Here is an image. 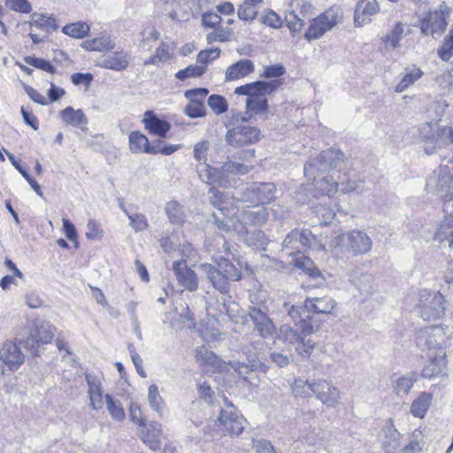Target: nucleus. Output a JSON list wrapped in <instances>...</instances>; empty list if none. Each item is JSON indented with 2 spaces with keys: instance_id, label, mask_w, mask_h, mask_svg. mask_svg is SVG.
Returning <instances> with one entry per match:
<instances>
[{
  "instance_id": "nucleus-1",
  "label": "nucleus",
  "mask_w": 453,
  "mask_h": 453,
  "mask_svg": "<svg viewBox=\"0 0 453 453\" xmlns=\"http://www.w3.org/2000/svg\"><path fill=\"white\" fill-rule=\"evenodd\" d=\"M345 165L344 155L340 150L330 149L311 158L304 165V175L323 195L331 196L337 191L340 176L336 180L335 172H340Z\"/></svg>"
},
{
  "instance_id": "nucleus-2",
  "label": "nucleus",
  "mask_w": 453,
  "mask_h": 453,
  "mask_svg": "<svg viewBox=\"0 0 453 453\" xmlns=\"http://www.w3.org/2000/svg\"><path fill=\"white\" fill-rule=\"evenodd\" d=\"M426 188L440 196L444 201V211L449 214L440 226L435 234V240L448 242L449 247H453V175L449 168L440 166L434 171L426 181Z\"/></svg>"
},
{
  "instance_id": "nucleus-3",
  "label": "nucleus",
  "mask_w": 453,
  "mask_h": 453,
  "mask_svg": "<svg viewBox=\"0 0 453 453\" xmlns=\"http://www.w3.org/2000/svg\"><path fill=\"white\" fill-rule=\"evenodd\" d=\"M210 192L213 195L211 203L217 209V211L212 213L213 222L219 231L222 234L234 231L248 246L265 250L269 242L265 233L262 230L249 232L242 224L235 225L234 219L226 216L225 212L227 211V207L224 206L225 194L214 188H210Z\"/></svg>"
},
{
  "instance_id": "nucleus-4",
  "label": "nucleus",
  "mask_w": 453,
  "mask_h": 453,
  "mask_svg": "<svg viewBox=\"0 0 453 453\" xmlns=\"http://www.w3.org/2000/svg\"><path fill=\"white\" fill-rule=\"evenodd\" d=\"M196 358L201 365L210 367L211 372H222L227 371L230 365L244 380H248V375L251 372L260 371L265 373L268 371V366L257 358L249 359L248 363L239 360L226 363L204 346L196 349Z\"/></svg>"
},
{
  "instance_id": "nucleus-5",
  "label": "nucleus",
  "mask_w": 453,
  "mask_h": 453,
  "mask_svg": "<svg viewBox=\"0 0 453 453\" xmlns=\"http://www.w3.org/2000/svg\"><path fill=\"white\" fill-rule=\"evenodd\" d=\"M226 127L228 130L225 140L229 146L240 148L255 144L260 140V129L252 126L249 119L242 116V113H233Z\"/></svg>"
},
{
  "instance_id": "nucleus-6",
  "label": "nucleus",
  "mask_w": 453,
  "mask_h": 453,
  "mask_svg": "<svg viewBox=\"0 0 453 453\" xmlns=\"http://www.w3.org/2000/svg\"><path fill=\"white\" fill-rule=\"evenodd\" d=\"M201 268L213 288L223 294L228 292L230 281H237L242 278L240 265L237 266L224 257L217 260V265L202 264Z\"/></svg>"
},
{
  "instance_id": "nucleus-7",
  "label": "nucleus",
  "mask_w": 453,
  "mask_h": 453,
  "mask_svg": "<svg viewBox=\"0 0 453 453\" xmlns=\"http://www.w3.org/2000/svg\"><path fill=\"white\" fill-rule=\"evenodd\" d=\"M415 311L424 320L431 321L440 319L445 312V299L440 293L421 290Z\"/></svg>"
},
{
  "instance_id": "nucleus-8",
  "label": "nucleus",
  "mask_w": 453,
  "mask_h": 453,
  "mask_svg": "<svg viewBox=\"0 0 453 453\" xmlns=\"http://www.w3.org/2000/svg\"><path fill=\"white\" fill-rule=\"evenodd\" d=\"M343 12L338 5H334L312 19L304 34L309 42L320 38L326 32L331 30L342 19Z\"/></svg>"
},
{
  "instance_id": "nucleus-9",
  "label": "nucleus",
  "mask_w": 453,
  "mask_h": 453,
  "mask_svg": "<svg viewBox=\"0 0 453 453\" xmlns=\"http://www.w3.org/2000/svg\"><path fill=\"white\" fill-rule=\"evenodd\" d=\"M424 142V150L427 155L435 152L437 149H441L453 143V133L451 127H440L426 124L421 130Z\"/></svg>"
},
{
  "instance_id": "nucleus-10",
  "label": "nucleus",
  "mask_w": 453,
  "mask_h": 453,
  "mask_svg": "<svg viewBox=\"0 0 453 453\" xmlns=\"http://www.w3.org/2000/svg\"><path fill=\"white\" fill-rule=\"evenodd\" d=\"M337 243L346 253L358 257L369 253L372 248V241L365 231L354 229L337 237Z\"/></svg>"
},
{
  "instance_id": "nucleus-11",
  "label": "nucleus",
  "mask_w": 453,
  "mask_h": 453,
  "mask_svg": "<svg viewBox=\"0 0 453 453\" xmlns=\"http://www.w3.org/2000/svg\"><path fill=\"white\" fill-rule=\"evenodd\" d=\"M448 327L440 326L421 328L418 331L416 342L422 350H444L449 339V334L446 332Z\"/></svg>"
},
{
  "instance_id": "nucleus-12",
  "label": "nucleus",
  "mask_w": 453,
  "mask_h": 453,
  "mask_svg": "<svg viewBox=\"0 0 453 453\" xmlns=\"http://www.w3.org/2000/svg\"><path fill=\"white\" fill-rule=\"evenodd\" d=\"M276 186L273 182H255L242 193L240 200L254 204H268L276 199Z\"/></svg>"
},
{
  "instance_id": "nucleus-13",
  "label": "nucleus",
  "mask_w": 453,
  "mask_h": 453,
  "mask_svg": "<svg viewBox=\"0 0 453 453\" xmlns=\"http://www.w3.org/2000/svg\"><path fill=\"white\" fill-rule=\"evenodd\" d=\"M224 407H221L217 418L218 426L223 431L234 435H240L244 429L245 419L235 411L233 403L224 397Z\"/></svg>"
},
{
  "instance_id": "nucleus-14",
  "label": "nucleus",
  "mask_w": 453,
  "mask_h": 453,
  "mask_svg": "<svg viewBox=\"0 0 453 453\" xmlns=\"http://www.w3.org/2000/svg\"><path fill=\"white\" fill-rule=\"evenodd\" d=\"M282 309L303 334H314L319 330L320 323L311 315H303L306 311L304 304L300 306L285 302Z\"/></svg>"
},
{
  "instance_id": "nucleus-15",
  "label": "nucleus",
  "mask_w": 453,
  "mask_h": 453,
  "mask_svg": "<svg viewBox=\"0 0 453 453\" xmlns=\"http://www.w3.org/2000/svg\"><path fill=\"white\" fill-rule=\"evenodd\" d=\"M267 312L268 309L263 303L258 306H250L248 311V317L253 324L254 330L264 339L273 336L275 332V326Z\"/></svg>"
},
{
  "instance_id": "nucleus-16",
  "label": "nucleus",
  "mask_w": 453,
  "mask_h": 453,
  "mask_svg": "<svg viewBox=\"0 0 453 453\" xmlns=\"http://www.w3.org/2000/svg\"><path fill=\"white\" fill-rule=\"evenodd\" d=\"M312 388L313 395L327 408H335L339 404L340 390L331 381L319 380Z\"/></svg>"
},
{
  "instance_id": "nucleus-17",
  "label": "nucleus",
  "mask_w": 453,
  "mask_h": 453,
  "mask_svg": "<svg viewBox=\"0 0 453 453\" xmlns=\"http://www.w3.org/2000/svg\"><path fill=\"white\" fill-rule=\"evenodd\" d=\"M172 268L178 283L181 287L190 292H194L198 288L197 275L188 266L185 260L174 261Z\"/></svg>"
},
{
  "instance_id": "nucleus-18",
  "label": "nucleus",
  "mask_w": 453,
  "mask_h": 453,
  "mask_svg": "<svg viewBox=\"0 0 453 453\" xmlns=\"http://www.w3.org/2000/svg\"><path fill=\"white\" fill-rule=\"evenodd\" d=\"M447 21L441 12H428L421 19L420 30L425 35L440 36L447 27Z\"/></svg>"
},
{
  "instance_id": "nucleus-19",
  "label": "nucleus",
  "mask_w": 453,
  "mask_h": 453,
  "mask_svg": "<svg viewBox=\"0 0 453 453\" xmlns=\"http://www.w3.org/2000/svg\"><path fill=\"white\" fill-rule=\"evenodd\" d=\"M278 84L277 81H257L235 88L234 94L248 96V97L265 96L272 93L278 87Z\"/></svg>"
},
{
  "instance_id": "nucleus-20",
  "label": "nucleus",
  "mask_w": 453,
  "mask_h": 453,
  "mask_svg": "<svg viewBox=\"0 0 453 453\" xmlns=\"http://www.w3.org/2000/svg\"><path fill=\"white\" fill-rule=\"evenodd\" d=\"M268 217V209L265 207L247 209L240 212L238 219H234V224H242L244 226H262L267 222Z\"/></svg>"
},
{
  "instance_id": "nucleus-21",
  "label": "nucleus",
  "mask_w": 453,
  "mask_h": 453,
  "mask_svg": "<svg viewBox=\"0 0 453 453\" xmlns=\"http://www.w3.org/2000/svg\"><path fill=\"white\" fill-rule=\"evenodd\" d=\"M252 169L253 166L250 165L226 160L222 166L219 168V176L223 179L221 187H226L231 184V176L244 175L249 173Z\"/></svg>"
},
{
  "instance_id": "nucleus-22",
  "label": "nucleus",
  "mask_w": 453,
  "mask_h": 453,
  "mask_svg": "<svg viewBox=\"0 0 453 453\" xmlns=\"http://www.w3.org/2000/svg\"><path fill=\"white\" fill-rule=\"evenodd\" d=\"M380 10L376 0H358L355 13L354 23L356 27H362L371 20V16L376 14Z\"/></svg>"
},
{
  "instance_id": "nucleus-23",
  "label": "nucleus",
  "mask_w": 453,
  "mask_h": 453,
  "mask_svg": "<svg viewBox=\"0 0 453 453\" xmlns=\"http://www.w3.org/2000/svg\"><path fill=\"white\" fill-rule=\"evenodd\" d=\"M335 306V300L328 296L321 297H307L304 300V308L308 312L317 314H332Z\"/></svg>"
},
{
  "instance_id": "nucleus-24",
  "label": "nucleus",
  "mask_w": 453,
  "mask_h": 453,
  "mask_svg": "<svg viewBox=\"0 0 453 453\" xmlns=\"http://www.w3.org/2000/svg\"><path fill=\"white\" fill-rule=\"evenodd\" d=\"M0 355L5 365L12 371L17 370L23 364L25 358L16 343L12 342L4 344Z\"/></svg>"
},
{
  "instance_id": "nucleus-25",
  "label": "nucleus",
  "mask_w": 453,
  "mask_h": 453,
  "mask_svg": "<svg viewBox=\"0 0 453 453\" xmlns=\"http://www.w3.org/2000/svg\"><path fill=\"white\" fill-rule=\"evenodd\" d=\"M142 121L145 129L150 134L157 135L160 138H165L171 128L170 123L159 119L150 111H147L144 113V119Z\"/></svg>"
},
{
  "instance_id": "nucleus-26",
  "label": "nucleus",
  "mask_w": 453,
  "mask_h": 453,
  "mask_svg": "<svg viewBox=\"0 0 453 453\" xmlns=\"http://www.w3.org/2000/svg\"><path fill=\"white\" fill-rule=\"evenodd\" d=\"M446 365V352L444 350L435 352L434 356H430L429 364L422 370V376L431 379L445 374Z\"/></svg>"
},
{
  "instance_id": "nucleus-27",
  "label": "nucleus",
  "mask_w": 453,
  "mask_h": 453,
  "mask_svg": "<svg viewBox=\"0 0 453 453\" xmlns=\"http://www.w3.org/2000/svg\"><path fill=\"white\" fill-rule=\"evenodd\" d=\"M384 438L381 446L386 453H397L401 441V434L395 428L392 423H387L383 429Z\"/></svg>"
},
{
  "instance_id": "nucleus-28",
  "label": "nucleus",
  "mask_w": 453,
  "mask_h": 453,
  "mask_svg": "<svg viewBox=\"0 0 453 453\" xmlns=\"http://www.w3.org/2000/svg\"><path fill=\"white\" fill-rule=\"evenodd\" d=\"M254 64L250 59H241L229 65L226 71V81L244 78L253 73Z\"/></svg>"
},
{
  "instance_id": "nucleus-29",
  "label": "nucleus",
  "mask_w": 453,
  "mask_h": 453,
  "mask_svg": "<svg viewBox=\"0 0 453 453\" xmlns=\"http://www.w3.org/2000/svg\"><path fill=\"white\" fill-rule=\"evenodd\" d=\"M161 425L157 422H151L143 426V429L142 431V440L151 449L154 451L157 450L161 447Z\"/></svg>"
},
{
  "instance_id": "nucleus-30",
  "label": "nucleus",
  "mask_w": 453,
  "mask_h": 453,
  "mask_svg": "<svg viewBox=\"0 0 453 453\" xmlns=\"http://www.w3.org/2000/svg\"><path fill=\"white\" fill-rule=\"evenodd\" d=\"M60 116L66 124L80 127L82 131L86 129L88 119L82 110H74L73 107L68 106L60 111Z\"/></svg>"
},
{
  "instance_id": "nucleus-31",
  "label": "nucleus",
  "mask_w": 453,
  "mask_h": 453,
  "mask_svg": "<svg viewBox=\"0 0 453 453\" xmlns=\"http://www.w3.org/2000/svg\"><path fill=\"white\" fill-rule=\"evenodd\" d=\"M101 65L107 69L121 71L127 67V56L122 52H113L103 56Z\"/></svg>"
},
{
  "instance_id": "nucleus-32",
  "label": "nucleus",
  "mask_w": 453,
  "mask_h": 453,
  "mask_svg": "<svg viewBox=\"0 0 453 453\" xmlns=\"http://www.w3.org/2000/svg\"><path fill=\"white\" fill-rule=\"evenodd\" d=\"M196 172L202 181L221 186L223 179L219 176V168L211 167L206 162H203L197 165Z\"/></svg>"
},
{
  "instance_id": "nucleus-33",
  "label": "nucleus",
  "mask_w": 453,
  "mask_h": 453,
  "mask_svg": "<svg viewBox=\"0 0 453 453\" xmlns=\"http://www.w3.org/2000/svg\"><path fill=\"white\" fill-rule=\"evenodd\" d=\"M433 396L430 393L422 392L411 403V413L416 418H424L432 403Z\"/></svg>"
},
{
  "instance_id": "nucleus-34",
  "label": "nucleus",
  "mask_w": 453,
  "mask_h": 453,
  "mask_svg": "<svg viewBox=\"0 0 453 453\" xmlns=\"http://www.w3.org/2000/svg\"><path fill=\"white\" fill-rule=\"evenodd\" d=\"M417 380L418 376L416 373H406L393 381L394 392L397 395H407Z\"/></svg>"
},
{
  "instance_id": "nucleus-35",
  "label": "nucleus",
  "mask_w": 453,
  "mask_h": 453,
  "mask_svg": "<svg viewBox=\"0 0 453 453\" xmlns=\"http://www.w3.org/2000/svg\"><path fill=\"white\" fill-rule=\"evenodd\" d=\"M423 71L418 68L416 65L405 68L401 81L395 87V91L399 93L403 92L410 86H411L418 80H419L423 76Z\"/></svg>"
},
{
  "instance_id": "nucleus-36",
  "label": "nucleus",
  "mask_w": 453,
  "mask_h": 453,
  "mask_svg": "<svg viewBox=\"0 0 453 453\" xmlns=\"http://www.w3.org/2000/svg\"><path fill=\"white\" fill-rule=\"evenodd\" d=\"M405 25L402 22H397L393 29L389 31L384 37L383 42L386 48L395 50L400 47V42L403 37Z\"/></svg>"
},
{
  "instance_id": "nucleus-37",
  "label": "nucleus",
  "mask_w": 453,
  "mask_h": 453,
  "mask_svg": "<svg viewBox=\"0 0 453 453\" xmlns=\"http://www.w3.org/2000/svg\"><path fill=\"white\" fill-rule=\"evenodd\" d=\"M165 211L172 224L181 225L185 221L186 215L183 206L176 201L166 203Z\"/></svg>"
},
{
  "instance_id": "nucleus-38",
  "label": "nucleus",
  "mask_w": 453,
  "mask_h": 453,
  "mask_svg": "<svg viewBox=\"0 0 453 453\" xmlns=\"http://www.w3.org/2000/svg\"><path fill=\"white\" fill-rule=\"evenodd\" d=\"M149 139L139 131H134L129 134V149L132 153H147Z\"/></svg>"
},
{
  "instance_id": "nucleus-39",
  "label": "nucleus",
  "mask_w": 453,
  "mask_h": 453,
  "mask_svg": "<svg viewBox=\"0 0 453 453\" xmlns=\"http://www.w3.org/2000/svg\"><path fill=\"white\" fill-rule=\"evenodd\" d=\"M280 337L284 342L295 345L302 341L303 336H308L311 334H303L298 326H291L284 324L280 327Z\"/></svg>"
},
{
  "instance_id": "nucleus-40",
  "label": "nucleus",
  "mask_w": 453,
  "mask_h": 453,
  "mask_svg": "<svg viewBox=\"0 0 453 453\" xmlns=\"http://www.w3.org/2000/svg\"><path fill=\"white\" fill-rule=\"evenodd\" d=\"M31 18L30 25L38 29H42L49 33L50 31H55L58 28L55 19L48 17L46 14L34 13Z\"/></svg>"
},
{
  "instance_id": "nucleus-41",
  "label": "nucleus",
  "mask_w": 453,
  "mask_h": 453,
  "mask_svg": "<svg viewBox=\"0 0 453 453\" xmlns=\"http://www.w3.org/2000/svg\"><path fill=\"white\" fill-rule=\"evenodd\" d=\"M313 386H316L315 380L296 379L291 385V389L296 396L311 397L313 395Z\"/></svg>"
},
{
  "instance_id": "nucleus-42",
  "label": "nucleus",
  "mask_w": 453,
  "mask_h": 453,
  "mask_svg": "<svg viewBox=\"0 0 453 453\" xmlns=\"http://www.w3.org/2000/svg\"><path fill=\"white\" fill-rule=\"evenodd\" d=\"M89 26L85 22H75L65 25L62 32L73 38L81 39L88 35Z\"/></svg>"
},
{
  "instance_id": "nucleus-43",
  "label": "nucleus",
  "mask_w": 453,
  "mask_h": 453,
  "mask_svg": "<svg viewBox=\"0 0 453 453\" xmlns=\"http://www.w3.org/2000/svg\"><path fill=\"white\" fill-rule=\"evenodd\" d=\"M148 401L150 407L157 411L159 416H162L165 404L159 394L157 386L155 384L149 387Z\"/></svg>"
},
{
  "instance_id": "nucleus-44",
  "label": "nucleus",
  "mask_w": 453,
  "mask_h": 453,
  "mask_svg": "<svg viewBox=\"0 0 453 453\" xmlns=\"http://www.w3.org/2000/svg\"><path fill=\"white\" fill-rule=\"evenodd\" d=\"M106 407L111 418L117 421H123L126 418L125 411L119 401H116L109 394L105 395Z\"/></svg>"
},
{
  "instance_id": "nucleus-45",
  "label": "nucleus",
  "mask_w": 453,
  "mask_h": 453,
  "mask_svg": "<svg viewBox=\"0 0 453 453\" xmlns=\"http://www.w3.org/2000/svg\"><path fill=\"white\" fill-rule=\"evenodd\" d=\"M81 47L89 51H103L112 49L113 44L111 43L110 37H99L83 42L81 43Z\"/></svg>"
},
{
  "instance_id": "nucleus-46",
  "label": "nucleus",
  "mask_w": 453,
  "mask_h": 453,
  "mask_svg": "<svg viewBox=\"0 0 453 453\" xmlns=\"http://www.w3.org/2000/svg\"><path fill=\"white\" fill-rule=\"evenodd\" d=\"M268 102L265 96L248 97L246 100V109L255 114L266 111Z\"/></svg>"
},
{
  "instance_id": "nucleus-47",
  "label": "nucleus",
  "mask_w": 453,
  "mask_h": 453,
  "mask_svg": "<svg viewBox=\"0 0 453 453\" xmlns=\"http://www.w3.org/2000/svg\"><path fill=\"white\" fill-rule=\"evenodd\" d=\"M301 232L297 229L292 230L284 239L282 242V247L285 250H290L291 254L294 250L300 251L301 244H300Z\"/></svg>"
},
{
  "instance_id": "nucleus-48",
  "label": "nucleus",
  "mask_w": 453,
  "mask_h": 453,
  "mask_svg": "<svg viewBox=\"0 0 453 453\" xmlns=\"http://www.w3.org/2000/svg\"><path fill=\"white\" fill-rule=\"evenodd\" d=\"M31 331L34 334H36V338L41 342L42 344H47L50 342L53 338L51 326L49 324L42 323L39 326H35V327Z\"/></svg>"
},
{
  "instance_id": "nucleus-49",
  "label": "nucleus",
  "mask_w": 453,
  "mask_h": 453,
  "mask_svg": "<svg viewBox=\"0 0 453 453\" xmlns=\"http://www.w3.org/2000/svg\"><path fill=\"white\" fill-rule=\"evenodd\" d=\"M208 105L217 115L227 111L228 104L226 98L219 95H211L208 98Z\"/></svg>"
},
{
  "instance_id": "nucleus-50",
  "label": "nucleus",
  "mask_w": 453,
  "mask_h": 453,
  "mask_svg": "<svg viewBox=\"0 0 453 453\" xmlns=\"http://www.w3.org/2000/svg\"><path fill=\"white\" fill-rule=\"evenodd\" d=\"M205 73V66L191 65L185 69L180 70L175 73V77L180 81H185L191 77H200Z\"/></svg>"
},
{
  "instance_id": "nucleus-51",
  "label": "nucleus",
  "mask_w": 453,
  "mask_h": 453,
  "mask_svg": "<svg viewBox=\"0 0 453 453\" xmlns=\"http://www.w3.org/2000/svg\"><path fill=\"white\" fill-rule=\"evenodd\" d=\"M26 64L34 66L37 69L45 71L49 73H55L56 68L54 65L50 64V61L45 60L43 58H39L35 57H26L24 58Z\"/></svg>"
},
{
  "instance_id": "nucleus-52",
  "label": "nucleus",
  "mask_w": 453,
  "mask_h": 453,
  "mask_svg": "<svg viewBox=\"0 0 453 453\" xmlns=\"http://www.w3.org/2000/svg\"><path fill=\"white\" fill-rule=\"evenodd\" d=\"M127 218L129 219V226L135 232H142L149 227L147 218L142 213H130Z\"/></svg>"
},
{
  "instance_id": "nucleus-53",
  "label": "nucleus",
  "mask_w": 453,
  "mask_h": 453,
  "mask_svg": "<svg viewBox=\"0 0 453 453\" xmlns=\"http://www.w3.org/2000/svg\"><path fill=\"white\" fill-rule=\"evenodd\" d=\"M184 112L191 119L203 118L206 115V107L203 103L192 102L187 104Z\"/></svg>"
},
{
  "instance_id": "nucleus-54",
  "label": "nucleus",
  "mask_w": 453,
  "mask_h": 453,
  "mask_svg": "<svg viewBox=\"0 0 453 453\" xmlns=\"http://www.w3.org/2000/svg\"><path fill=\"white\" fill-rule=\"evenodd\" d=\"M438 56L443 61H449L453 56V31L445 37L441 47L438 50Z\"/></svg>"
},
{
  "instance_id": "nucleus-55",
  "label": "nucleus",
  "mask_w": 453,
  "mask_h": 453,
  "mask_svg": "<svg viewBox=\"0 0 453 453\" xmlns=\"http://www.w3.org/2000/svg\"><path fill=\"white\" fill-rule=\"evenodd\" d=\"M306 337L303 336L302 341L295 344L296 351L303 358H307L311 355L315 346V343L310 339L306 340Z\"/></svg>"
},
{
  "instance_id": "nucleus-56",
  "label": "nucleus",
  "mask_w": 453,
  "mask_h": 453,
  "mask_svg": "<svg viewBox=\"0 0 453 453\" xmlns=\"http://www.w3.org/2000/svg\"><path fill=\"white\" fill-rule=\"evenodd\" d=\"M210 149L209 141L203 140L198 142L194 146V157L198 163H203L207 161V152Z\"/></svg>"
},
{
  "instance_id": "nucleus-57",
  "label": "nucleus",
  "mask_w": 453,
  "mask_h": 453,
  "mask_svg": "<svg viewBox=\"0 0 453 453\" xmlns=\"http://www.w3.org/2000/svg\"><path fill=\"white\" fill-rule=\"evenodd\" d=\"M220 49L219 48H212L209 50H202L198 53L196 57V61L203 65V66L206 67V65L217 58L219 57Z\"/></svg>"
},
{
  "instance_id": "nucleus-58",
  "label": "nucleus",
  "mask_w": 453,
  "mask_h": 453,
  "mask_svg": "<svg viewBox=\"0 0 453 453\" xmlns=\"http://www.w3.org/2000/svg\"><path fill=\"white\" fill-rule=\"evenodd\" d=\"M287 26L293 35L301 31L303 27V20L300 19L294 12L286 16Z\"/></svg>"
},
{
  "instance_id": "nucleus-59",
  "label": "nucleus",
  "mask_w": 453,
  "mask_h": 453,
  "mask_svg": "<svg viewBox=\"0 0 453 453\" xmlns=\"http://www.w3.org/2000/svg\"><path fill=\"white\" fill-rule=\"evenodd\" d=\"M324 432L321 428H309L303 435V440L310 445H317L322 442Z\"/></svg>"
},
{
  "instance_id": "nucleus-60",
  "label": "nucleus",
  "mask_w": 453,
  "mask_h": 453,
  "mask_svg": "<svg viewBox=\"0 0 453 453\" xmlns=\"http://www.w3.org/2000/svg\"><path fill=\"white\" fill-rule=\"evenodd\" d=\"M256 6H250L242 3L237 11L238 18L242 20L251 21L257 17Z\"/></svg>"
},
{
  "instance_id": "nucleus-61",
  "label": "nucleus",
  "mask_w": 453,
  "mask_h": 453,
  "mask_svg": "<svg viewBox=\"0 0 453 453\" xmlns=\"http://www.w3.org/2000/svg\"><path fill=\"white\" fill-rule=\"evenodd\" d=\"M6 5L12 11L21 13H30L32 5L27 0H5Z\"/></svg>"
},
{
  "instance_id": "nucleus-62",
  "label": "nucleus",
  "mask_w": 453,
  "mask_h": 453,
  "mask_svg": "<svg viewBox=\"0 0 453 453\" xmlns=\"http://www.w3.org/2000/svg\"><path fill=\"white\" fill-rule=\"evenodd\" d=\"M209 90L204 88H194L185 91L184 96L189 101L192 102H200L203 103L204 98L208 95Z\"/></svg>"
},
{
  "instance_id": "nucleus-63",
  "label": "nucleus",
  "mask_w": 453,
  "mask_h": 453,
  "mask_svg": "<svg viewBox=\"0 0 453 453\" xmlns=\"http://www.w3.org/2000/svg\"><path fill=\"white\" fill-rule=\"evenodd\" d=\"M199 396L203 399L206 403H211L214 396V391L211 385L204 381H199L197 383Z\"/></svg>"
},
{
  "instance_id": "nucleus-64",
  "label": "nucleus",
  "mask_w": 453,
  "mask_h": 453,
  "mask_svg": "<svg viewBox=\"0 0 453 453\" xmlns=\"http://www.w3.org/2000/svg\"><path fill=\"white\" fill-rule=\"evenodd\" d=\"M86 236L90 240L100 239L103 236V230L100 228V224L96 221L90 219L88 223V231Z\"/></svg>"
}]
</instances>
